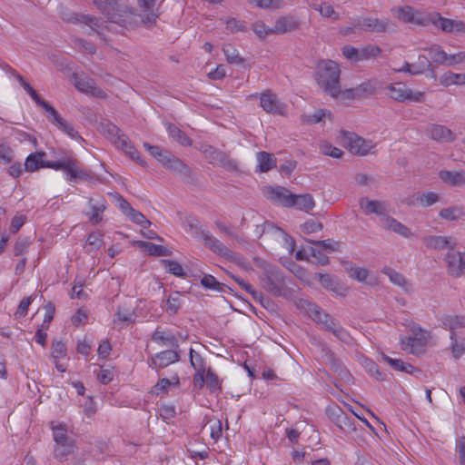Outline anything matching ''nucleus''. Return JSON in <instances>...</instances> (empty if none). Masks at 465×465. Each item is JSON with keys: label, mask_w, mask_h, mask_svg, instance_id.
I'll return each instance as SVG.
<instances>
[{"label": "nucleus", "mask_w": 465, "mask_h": 465, "mask_svg": "<svg viewBox=\"0 0 465 465\" xmlns=\"http://www.w3.org/2000/svg\"><path fill=\"white\" fill-rule=\"evenodd\" d=\"M94 4L108 21L125 28L137 26L136 13L117 0H94Z\"/></svg>", "instance_id": "f257e3e1"}, {"label": "nucleus", "mask_w": 465, "mask_h": 465, "mask_svg": "<svg viewBox=\"0 0 465 465\" xmlns=\"http://www.w3.org/2000/svg\"><path fill=\"white\" fill-rule=\"evenodd\" d=\"M98 129L106 139L118 149L123 150L131 159L135 160L143 167L146 165V162L140 157L138 151L133 145L128 136L115 124L110 121L104 120L99 124Z\"/></svg>", "instance_id": "f03ea898"}, {"label": "nucleus", "mask_w": 465, "mask_h": 465, "mask_svg": "<svg viewBox=\"0 0 465 465\" xmlns=\"http://www.w3.org/2000/svg\"><path fill=\"white\" fill-rule=\"evenodd\" d=\"M316 81L321 88L331 97L340 94V69L331 60L321 61L317 65Z\"/></svg>", "instance_id": "7ed1b4c3"}, {"label": "nucleus", "mask_w": 465, "mask_h": 465, "mask_svg": "<svg viewBox=\"0 0 465 465\" xmlns=\"http://www.w3.org/2000/svg\"><path fill=\"white\" fill-rule=\"evenodd\" d=\"M262 287L266 292L274 296H286L288 288L286 286L285 277L282 271L272 265L264 267L260 276Z\"/></svg>", "instance_id": "20e7f679"}, {"label": "nucleus", "mask_w": 465, "mask_h": 465, "mask_svg": "<svg viewBox=\"0 0 465 465\" xmlns=\"http://www.w3.org/2000/svg\"><path fill=\"white\" fill-rule=\"evenodd\" d=\"M313 319L322 326L328 331L331 332L338 340L342 342L349 343L351 341L350 333L341 326L331 315L320 311L315 305H313Z\"/></svg>", "instance_id": "39448f33"}, {"label": "nucleus", "mask_w": 465, "mask_h": 465, "mask_svg": "<svg viewBox=\"0 0 465 465\" xmlns=\"http://www.w3.org/2000/svg\"><path fill=\"white\" fill-rule=\"evenodd\" d=\"M341 138L347 149L355 155H366L375 147L372 141L365 140L354 133L342 131Z\"/></svg>", "instance_id": "423d86ee"}, {"label": "nucleus", "mask_w": 465, "mask_h": 465, "mask_svg": "<svg viewBox=\"0 0 465 465\" xmlns=\"http://www.w3.org/2000/svg\"><path fill=\"white\" fill-rule=\"evenodd\" d=\"M388 95L398 102L419 103L424 100V93L413 91L402 83H394L387 86Z\"/></svg>", "instance_id": "0eeeda50"}, {"label": "nucleus", "mask_w": 465, "mask_h": 465, "mask_svg": "<svg viewBox=\"0 0 465 465\" xmlns=\"http://www.w3.org/2000/svg\"><path fill=\"white\" fill-rule=\"evenodd\" d=\"M358 26L368 32L382 33L395 31V25L388 18L363 17L359 20Z\"/></svg>", "instance_id": "6e6552de"}, {"label": "nucleus", "mask_w": 465, "mask_h": 465, "mask_svg": "<svg viewBox=\"0 0 465 465\" xmlns=\"http://www.w3.org/2000/svg\"><path fill=\"white\" fill-rule=\"evenodd\" d=\"M260 105L268 114H285V104L271 90H266L260 95Z\"/></svg>", "instance_id": "1a4fd4ad"}, {"label": "nucleus", "mask_w": 465, "mask_h": 465, "mask_svg": "<svg viewBox=\"0 0 465 465\" xmlns=\"http://www.w3.org/2000/svg\"><path fill=\"white\" fill-rule=\"evenodd\" d=\"M265 196L273 203L288 208L293 207V193H292L285 187H268L265 190Z\"/></svg>", "instance_id": "9d476101"}, {"label": "nucleus", "mask_w": 465, "mask_h": 465, "mask_svg": "<svg viewBox=\"0 0 465 465\" xmlns=\"http://www.w3.org/2000/svg\"><path fill=\"white\" fill-rule=\"evenodd\" d=\"M327 414L331 421H333L341 430L351 432L355 430L354 420L349 417L338 406L329 407Z\"/></svg>", "instance_id": "9b49d317"}, {"label": "nucleus", "mask_w": 465, "mask_h": 465, "mask_svg": "<svg viewBox=\"0 0 465 465\" xmlns=\"http://www.w3.org/2000/svg\"><path fill=\"white\" fill-rule=\"evenodd\" d=\"M179 361L180 354L177 350H166L156 353L150 359L148 363L152 369L159 371Z\"/></svg>", "instance_id": "f8f14e48"}, {"label": "nucleus", "mask_w": 465, "mask_h": 465, "mask_svg": "<svg viewBox=\"0 0 465 465\" xmlns=\"http://www.w3.org/2000/svg\"><path fill=\"white\" fill-rule=\"evenodd\" d=\"M155 0H138V5L142 9L143 14H137V26L145 25L151 26L158 18V14L154 10Z\"/></svg>", "instance_id": "ddd939ff"}, {"label": "nucleus", "mask_w": 465, "mask_h": 465, "mask_svg": "<svg viewBox=\"0 0 465 465\" xmlns=\"http://www.w3.org/2000/svg\"><path fill=\"white\" fill-rule=\"evenodd\" d=\"M201 151L203 153L205 159L211 164H216L224 167H231L232 165V161L225 153L215 149L212 145H203L201 147Z\"/></svg>", "instance_id": "4468645a"}, {"label": "nucleus", "mask_w": 465, "mask_h": 465, "mask_svg": "<svg viewBox=\"0 0 465 465\" xmlns=\"http://www.w3.org/2000/svg\"><path fill=\"white\" fill-rule=\"evenodd\" d=\"M301 26V21L298 17L292 15H286L279 17L274 25L272 27V31L274 35H283L295 30H298Z\"/></svg>", "instance_id": "2eb2a0df"}, {"label": "nucleus", "mask_w": 465, "mask_h": 465, "mask_svg": "<svg viewBox=\"0 0 465 465\" xmlns=\"http://www.w3.org/2000/svg\"><path fill=\"white\" fill-rule=\"evenodd\" d=\"M201 234L205 247L212 252L226 258L232 256V252L209 232L203 231Z\"/></svg>", "instance_id": "dca6fc26"}, {"label": "nucleus", "mask_w": 465, "mask_h": 465, "mask_svg": "<svg viewBox=\"0 0 465 465\" xmlns=\"http://www.w3.org/2000/svg\"><path fill=\"white\" fill-rule=\"evenodd\" d=\"M444 260L447 264L448 273L450 276L459 278L464 273L465 270L461 263L460 252L454 251V247H451V250L447 252Z\"/></svg>", "instance_id": "f3484780"}, {"label": "nucleus", "mask_w": 465, "mask_h": 465, "mask_svg": "<svg viewBox=\"0 0 465 465\" xmlns=\"http://www.w3.org/2000/svg\"><path fill=\"white\" fill-rule=\"evenodd\" d=\"M162 165L178 175L184 177H190L192 175V170L190 167L186 165L182 160L173 155L171 153H169L166 157L163 159Z\"/></svg>", "instance_id": "a211bd4d"}, {"label": "nucleus", "mask_w": 465, "mask_h": 465, "mask_svg": "<svg viewBox=\"0 0 465 465\" xmlns=\"http://www.w3.org/2000/svg\"><path fill=\"white\" fill-rule=\"evenodd\" d=\"M427 133L432 140L439 143H450L456 138L450 129L441 124H430Z\"/></svg>", "instance_id": "6ab92c4d"}, {"label": "nucleus", "mask_w": 465, "mask_h": 465, "mask_svg": "<svg viewBox=\"0 0 465 465\" xmlns=\"http://www.w3.org/2000/svg\"><path fill=\"white\" fill-rule=\"evenodd\" d=\"M396 17L404 23H412L419 25H424V19L411 6L405 5L394 9Z\"/></svg>", "instance_id": "aec40b11"}, {"label": "nucleus", "mask_w": 465, "mask_h": 465, "mask_svg": "<svg viewBox=\"0 0 465 465\" xmlns=\"http://www.w3.org/2000/svg\"><path fill=\"white\" fill-rule=\"evenodd\" d=\"M380 221L382 228H384L385 230L393 232L405 238H409L411 235V230L406 225H404L403 223L397 221L391 216L383 215L382 217H381Z\"/></svg>", "instance_id": "412c9836"}, {"label": "nucleus", "mask_w": 465, "mask_h": 465, "mask_svg": "<svg viewBox=\"0 0 465 465\" xmlns=\"http://www.w3.org/2000/svg\"><path fill=\"white\" fill-rule=\"evenodd\" d=\"M151 339L153 342L161 346L170 347L172 350L179 348V341L176 336L169 331H161L159 328L153 332Z\"/></svg>", "instance_id": "4be33fe9"}, {"label": "nucleus", "mask_w": 465, "mask_h": 465, "mask_svg": "<svg viewBox=\"0 0 465 465\" xmlns=\"http://www.w3.org/2000/svg\"><path fill=\"white\" fill-rule=\"evenodd\" d=\"M88 203L91 209L89 221L93 224H97L103 220L102 213L106 209V200L104 197L90 198Z\"/></svg>", "instance_id": "5701e85b"}, {"label": "nucleus", "mask_w": 465, "mask_h": 465, "mask_svg": "<svg viewBox=\"0 0 465 465\" xmlns=\"http://www.w3.org/2000/svg\"><path fill=\"white\" fill-rule=\"evenodd\" d=\"M401 343L403 350H410L412 354H418L421 351L422 348L426 344V337L423 333L420 337L408 336L401 339Z\"/></svg>", "instance_id": "b1692460"}, {"label": "nucleus", "mask_w": 465, "mask_h": 465, "mask_svg": "<svg viewBox=\"0 0 465 465\" xmlns=\"http://www.w3.org/2000/svg\"><path fill=\"white\" fill-rule=\"evenodd\" d=\"M439 176L445 183L451 186H462L465 184V170H442L439 173Z\"/></svg>", "instance_id": "393cba45"}, {"label": "nucleus", "mask_w": 465, "mask_h": 465, "mask_svg": "<svg viewBox=\"0 0 465 465\" xmlns=\"http://www.w3.org/2000/svg\"><path fill=\"white\" fill-rule=\"evenodd\" d=\"M423 242L427 248L433 250H444L449 249L451 250V247H454L455 243H451L448 237L446 236H439V235H430L423 239Z\"/></svg>", "instance_id": "a878e982"}, {"label": "nucleus", "mask_w": 465, "mask_h": 465, "mask_svg": "<svg viewBox=\"0 0 465 465\" xmlns=\"http://www.w3.org/2000/svg\"><path fill=\"white\" fill-rule=\"evenodd\" d=\"M440 321L442 327L449 330L450 333H457L458 329H465V316L463 315H444Z\"/></svg>", "instance_id": "bb28decb"}, {"label": "nucleus", "mask_w": 465, "mask_h": 465, "mask_svg": "<svg viewBox=\"0 0 465 465\" xmlns=\"http://www.w3.org/2000/svg\"><path fill=\"white\" fill-rule=\"evenodd\" d=\"M360 206L368 214L375 213L377 215H381V217L386 215V204L382 202L361 198L360 200Z\"/></svg>", "instance_id": "cd10ccee"}, {"label": "nucleus", "mask_w": 465, "mask_h": 465, "mask_svg": "<svg viewBox=\"0 0 465 465\" xmlns=\"http://www.w3.org/2000/svg\"><path fill=\"white\" fill-rule=\"evenodd\" d=\"M45 153L36 152L29 154L25 162V170L29 173L39 170L40 168H45V162L44 157Z\"/></svg>", "instance_id": "c85d7f7f"}, {"label": "nucleus", "mask_w": 465, "mask_h": 465, "mask_svg": "<svg viewBox=\"0 0 465 465\" xmlns=\"http://www.w3.org/2000/svg\"><path fill=\"white\" fill-rule=\"evenodd\" d=\"M76 445L74 440H69L63 443L56 444L54 454V458L59 461H64L68 459V456L74 452Z\"/></svg>", "instance_id": "c756f323"}, {"label": "nucleus", "mask_w": 465, "mask_h": 465, "mask_svg": "<svg viewBox=\"0 0 465 465\" xmlns=\"http://www.w3.org/2000/svg\"><path fill=\"white\" fill-rule=\"evenodd\" d=\"M450 351L454 359H460L465 353V335L459 336L458 333H450Z\"/></svg>", "instance_id": "7c9ffc66"}, {"label": "nucleus", "mask_w": 465, "mask_h": 465, "mask_svg": "<svg viewBox=\"0 0 465 465\" xmlns=\"http://www.w3.org/2000/svg\"><path fill=\"white\" fill-rule=\"evenodd\" d=\"M439 216L443 220L454 222L463 219L465 212L462 206L453 205L441 209Z\"/></svg>", "instance_id": "2f4dec72"}, {"label": "nucleus", "mask_w": 465, "mask_h": 465, "mask_svg": "<svg viewBox=\"0 0 465 465\" xmlns=\"http://www.w3.org/2000/svg\"><path fill=\"white\" fill-rule=\"evenodd\" d=\"M439 81L443 86L465 85V74H456L449 71L440 75Z\"/></svg>", "instance_id": "473e14b6"}, {"label": "nucleus", "mask_w": 465, "mask_h": 465, "mask_svg": "<svg viewBox=\"0 0 465 465\" xmlns=\"http://www.w3.org/2000/svg\"><path fill=\"white\" fill-rule=\"evenodd\" d=\"M440 201V195L433 192H425L418 193L414 196V200L409 203V204L419 203L422 207H429Z\"/></svg>", "instance_id": "72a5a7b5"}, {"label": "nucleus", "mask_w": 465, "mask_h": 465, "mask_svg": "<svg viewBox=\"0 0 465 465\" xmlns=\"http://www.w3.org/2000/svg\"><path fill=\"white\" fill-rule=\"evenodd\" d=\"M310 7L318 11L325 18H332L335 21L340 18L339 14L334 11L333 6L328 2L312 3Z\"/></svg>", "instance_id": "f704fd0d"}, {"label": "nucleus", "mask_w": 465, "mask_h": 465, "mask_svg": "<svg viewBox=\"0 0 465 465\" xmlns=\"http://www.w3.org/2000/svg\"><path fill=\"white\" fill-rule=\"evenodd\" d=\"M74 160V158L73 156L64 155L57 161H46L45 165V168H51L55 171L62 170L68 174Z\"/></svg>", "instance_id": "c9c22d12"}, {"label": "nucleus", "mask_w": 465, "mask_h": 465, "mask_svg": "<svg viewBox=\"0 0 465 465\" xmlns=\"http://www.w3.org/2000/svg\"><path fill=\"white\" fill-rule=\"evenodd\" d=\"M13 75L19 82V84L23 86V88L26 91V93L32 97V99L41 107L47 104L45 100H43L36 91L26 82V80L15 71L13 72Z\"/></svg>", "instance_id": "e433bc0d"}, {"label": "nucleus", "mask_w": 465, "mask_h": 465, "mask_svg": "<svg viewBox=\"0 0 465 465\" xmlns=\"http://www.w3.org/2000/svg\"><path fill=\"white\" fill-rule=\"evenodd\" d=\"M293 207L309 212L314 207V201L311 194H293Z\"/></svg>", "instance_id": "4c0bfd02"}, {"label": "nucleus", "mask_w": 465, "mask_h": 465, "mask_svg": "<svg viewBox=\"0 0 465 465\" xmlns=\"http://www.w3.org/2000/svg\"><path fill=\"white\" fill-rule=\"evenodd\" d=\"M258 167L260 172L266 173L275 166L276 160L273 155L267 152L257 153Z\"/></svg>", "instance_id": "58836bf2"}, {"label": "nucleus", "mask_w": 465, "mask_h": 465, "mask_svg": "<svg viewBox=\"0 0 465 465\" xmlns=\"http://www.w3.org/2000/svg\"><path fill=\"white\" fill-rule=\"evenodd\" d=\"M167 132L178 143L183 146H191L192 140L186 135V134L179 129L176 125L169 124L167 126Z\"/></svg>", "instance_id": "ea45409f"}, {"label": "nucleus", "mask_w": 465, "mask_h": 465, "mask_svg": "<svg viewBox=\"0 0 465 465\" xmlns=\"http://www.w3.org/2000/svg\"><path fill=\"white\" fill-rule=\"evenodd\" d=\"M377 87L378 84L375 80L363 82L355 87L356 96L360 99L372 95L376 93Z\"/></svg>", "instance_id": "a19ab883"}, {"label": "nucleus", "mask_w": 465, "mask_h": 465, "mask_svg": "<svg viewBox=\"0 0 465 465\" xmlns=\"http://www.w3.org/2000/svg\"><path fill=\"white\" fill-rule=\"evenodd\" d=\"M431 61L438 64L446 65L448 54L439 45H432L427 49Z\"/></svg>", "instance_id": "79ce46f5"}, {"label": "nucleus", "mask_w": 465, "mask_h": 465, "mask_svg": "<svg viewBox=\"0 0 465 465\" xmlns=\"http://www.w3.org/2000/svg\"><path fill=\"white\" fill-rule=\"evenodd\" d=\"M180 383V379L177 375L173 376L172 380L163 378L159 380V381L152 388V393L154 395H159L161 393H165L168 391V388L172 385L178 386Z\"/></svg>", "instance_id": "37998d69"}, {"label": "nucleus", "mask_w": 465, "mask_h": 465, "mask_svg": "<svg viewBox=\"0 0 465 465\" xmlns=\"http://www.w3.org/2000/svg\"><path fill=\"white\" fill-rule=\"evenodd\" d=\"M223 52L226 57V61L232 64H243L244 59L239 54L238 50L232 45L226 44L223 46Z\"/></svg>", "instance_id": "c03bdc74"}, {"label": "nucleus", "mask_w": 465, "mask_h": 465, "mask_svg": "<svg viewBox=\"0 0 465 465\" xmlns=\"http://www.w3.org/2000/svg\"><path fill=\"white\" fill-rule=\"evenodd\" d=\"M90 178V174L82 168H80L78 161L74 158L69 170L67 180L74 182L77 179L85 181Z\"/></svg>", "instance_id": "a18cd8bd"}, {"label": "nucleus", "mask_w": 465, "mask_h": 465, "mask_svg": "<svg viewBox=\"0 0 465 465\" xmlns=\"http://www.w3.org/2000/svg\"><path fill=\"white\" fill-rule=\"evenodd\" d=\"M140 246L143 247L145 251L154 256H168L171 252L163 245H157L149 242H140Z\"/></svg>", "instance_id": "49530a36"}, {"label": "nucleus", "mask_w": 465, "mask_h": 465, "mask_svg": "<svg viewBox=\"0 0 465 465\" xmlns=\"http://www.w3.org/2000/svg\"><path fill=\"white\" fill-rule=\"evenodd\" d=\"M326 116H331V112L326 109H319L312 114L302 115V120L308 124H314L321 123Z\"/></svg>", "instance_id": "de8ad7c7"}, {"label": "nucleus", "mask_w": 465, "mask_h": 465, "mask_svg": "<svg viewBox=\"0 0 465 465\" xmlns=\"http://www.w3.org/2000/svg\"><path fill=\"white\" fill-rule=\"evenodd\" d=\"M319 149L321 153L336 159L341 158L343 154V152L341 149L333 146L331 143L326 141L320 143Z\"/></svg>", "instance_id": "09e8293b"}, {"label": "nucleus", "mask_w": 465, "mask_h": 465, "mask_svg": "<svg viewBox=\"0 0 465 465\" xmlns=\"http://www.w3.org/2000/svg\"><path fill=\"white\" fill-rule=\"evenodd\" d=\"M103 235L98 232H91L86 240L85 248L88 252L98 250L103 243Z\"/></svg>", "instance_id": "8fccbe9b"}, {"label": "nucleus", "mask_w": 465, "mask_h": 465, "mask_svg": "<svg viewBox=\"0 0 465 465\" xmlns=\"http://www.w3.org/2000/svg\"><path fill=\"white\" fill-rule=\"evenodd\" d=\"M387 275L393 284L401 287L404 291L409 292L411 289V285L401 273L393 270H390L389 272H387Z\"/></svg>", "instance_id": "3c124183"}, {"label": "nucleus", "mask_w": 465, "mask_h": 465, "mask_svg": "<svg viewBox=\"0 0 465 465\" xmlns=\"http://www.w3.org/2000/svg\"><path fill=\"white\" fill-rule=\"evenodd\" d=\"M249 3H255L257 6L267 9L276 10L285 5V0H247Z\"/></svg>", "instance_id": "603ef678"}, {"label": "nucleus", "mask_w": 465, "mask_h": 465, "mask_svg": "<svg viewBox=\"0 0 465 465\" xmlns=\"http://www.w3.org/2000/svg\"><path fill=\"white\" fill-rule=\"evenodd\" d=\"M309 243L315 245L322 249V251L327 252H335L339 250L340 242L331 239L322 240V241H314V240H306Z\"/></svg>", "instance_id": "864d4df0"}, {"label": "nucleus", "mask_w": 465, "mask_h": 465, "mask_svg": "<svg viewBox=\"0 0 465 465\" xmlns=\"http://www.w3.org/2000/svg\"><path fill=\"white\" fill-rule=\"evenodd\" d=\"M201 284L208 290H213L216 292H223L225 285L223 283L219 282L213 275L205 274L202 280Z\"/></svg>", "instance_id": "5fc2aeb1"}, {"label": "nucleus", "mask_w": 465, "mask_h": 465, "mask_svg": "<svg viewBox=\"0 0 465 465\" xmlns=\"http://www.w3.org/2000/svg\"><path fill=\"white\" fill-rule=\"evenodd\" d=\"M189 356L190 363L195 371H205L207 370L204 359L192 348L190 349Z\"/></svg>", "instance_id": "6e6d98bb"}, {"label": "nucleus", "mask_w": 465, "mask_h": 465, "mask_svg": "<svg viewBox=\"0 0 465 465\" xmlns=\"http://www.w3.org/2000/svg\"><path fill=\"white\" fill-rule=\"evenodd\" d=\"M233 279L245 292L250 293L255 301H259L262 304L263 303L264 297L262 292L255 291L250 283L240 277L233 276Z\"/></svg>", "instance_id": "4d7b16f0"}, {"label": "nucleus", "mask_w": 465, "mask_h": 465, "mask_svg": "<svg viewBox=\"0 0 465 465\" xmlns=\"http://www.w3.org/2000/svg\"><path fill=\"white\" fill-rule=\"evenodd\" d=\"M381 53V49L376 45H367L361 48V61L375 58Z\"/></svg>", "instance_id": "13d9d810"}, {"label": "nucleus", "mask_w": 465, "mask_h": 465, "mask_svg": "<svg viewBox=\"0 0 465 465\" xmlns=\"http://www.w3.org/2000/svg\"><path fill=\"white\" fill-rule=\"evenodd\" d=\"M70 20L75 23L85 24L89 25L93 31H96L95 28L99 26L98 18L88 15H74V17Z\"/></svg>", "instance_id": "bf43d9fd"}, {"label": "nucleus", "mask_w": 465, "mask_h": 465, "mask_svg": "<svg viewBox=\"0 0 465 465\" xmlns=\"http://www.w3.org/2000/svg\"><path fill=\"white\" fill-rule=\"evenodd\" d=\"M74 80L76 89L86 94L89 93V90H91L92 85L94 84V81L92 78L80 77L77 74H74Z\"/></svg>", "instance_id": "052dcab7"}, {"label": "nucleus", "mask_w": 465, "mask_h": 465, "mask_svg": "<svg viewBox=\"0 0 465 465\" xmlns=\"http://www.w3.org/2000/svg\"><path fill=\"white\" fill-rule=\"evenodd\" d=\"M207 426L209 428L210 436L212 437V439L217 440L218 439L221 438L223 433V426L219 419L210 420L203 428H206Z\"/></svg>", "instance_id": "680f3d73"}, {"label": "nucleus", "mask_w": 465, "mask_h": 465, "mask_svg": "<svg viewBox=\"0 0 465 465\" xmlns=\"http://www.w3.org/2000/svg\"><path fill=\"white\" fill-rule=\"evenodd\" d=\"M180 296L181 293L176 292L168 297L166 301V311L169 314L173 315L178 312L181 306Z\"/></svg>", "instance_id": "e2e57ef3"}, {"label": "nucleus", "mask_w": 465, "mask_h": 465, "mask_svg": "<svg viewBox=\"0 0 465 465\" xmlns=\"http://www.w3.org/2000/svg\"><path fill=\"white\" fill-rule=\"evenodd\" d=\"M205 383L211 391H215L221 388L220 380L211 368L205 371Z\"/></svg>", "instance_id": "0e129e2a"}, {"label": "nucleus", "mask_w": 465, "mask_h": 465, "mask_svg": "<svg viewBox=\"0 0 465 465\" xmlns=\"http://www.w3.org/2000/svg\"><path fill=\"white\" fill-rule=\"evenodd\" d=\"M126 216H128L133 223L142 226V228H147L151 225V222L141 212L135 209L131 210Z\"/></svg>", "instance_id": "69168bd1"}, {"label": "nucleus", "mask_w": 465, "mask_h": 465, "mask_svg": "<svg viewBox=\"0 0 465 465\" xmlns=\"http://www.w3.org/2000/svg\"><path fill=\"white\" fill-rule=\"evenodd\" d=\"M432 24L445 33H453L454 19L445 18L438 15L437 19L433 20Z\"/></svg>", "instance_id": "338daca9"}, {"label": "nucleus", "mask_w": 465, "mask_h": 465, "mask_svg": "<svg viewBox=\"0 0 465 465\" xmlns=\"http://www.w3.org/2000/svg\"><path fill=\"white\" fill-rule=\"evenodd\" d=\"M252 29L261 39L265 38L269 35H274V33L272 31V27L266 26L262 21H256L253 23L252 25Z\"/></svg>", "instance_id": "774afa93"}]
</instances>
